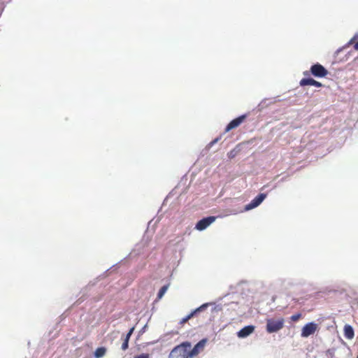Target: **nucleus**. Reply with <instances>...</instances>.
I'll list each match as a JSON object with an SVG mask.
<instances>
[{"label":"nucleus","instance_id":"dca6fc26","mask_svg":"<svg viewBox=\"0 0 358 358\" xmlns=\"http://www.w3.org/2000/svg\"><path fill=\"white\" fill-rule=\"evenodd\" d=\"M129 348V341L124 339V341L122 344L121 348L122 350H126Z\"/></svg>","mask_w":358,"mask_h":358},{"label":"nucleus","instance_id":"f3484780","mask_svg":"<svg viewBox=\"0 0 358 358\" xmlns=\"http://www.w3.org/2000/svg\"><path fill=\"white\" fill-rule=\"evenodd\" d=\"M134 329V327H132V328L129 331V332H128V333L127 334V335L125 336V338H124V339H125V340L129 341L130 337H131V334H133Z\"/></svg>","mask_w":358,"mask_h":358},{"label":"nucleus","instance_id":"20e7f679","mask_svg":"<svg viewBox=\"0 0 358 358\" xmlns=\"http://www.w3.org/2000/svg\"><path fill=\"white\" fill-rule=\"evenodd\" d=\"M208 306V303H204L199 306V308H196L193 311H192L189 314H188L186 317H183L179 322L180 325H184L185 323H186L187 321H189L190 319L196 316L199 313L206 310V308Z\"/></svg>","mask_w":358,"mask_h":358},{"label":"nucleus","instance_id":"f03ea898","mask_svg":"<svg viewBox=\"0 0 358 358\" xmlns=\"http://www.w3.org/2000/svg\"><path fill=\"white\" fill-rule=\"evenodd\" d=\"M285 320L283 318L278 320L268 319L266 320V331L269 334L278 332L284 327Z\"/></svg>","mask_w":358,"mask_h":358},{"label":"nucleus","instance_id":"9d476101","mask_svg":"<svg viewBox=\"0 0 358 358\" xmlns=\"http://www.w3.org/2000/svg\"><path fill=\"white\" fill-rule=\"evenodd\" d=\"M299 84L301 86L303 87V86H306V85H313V86H315V87H322V84L320 83V82H318L315 80H314L313 78H302L300 82H299Z\"/></svg>","mask_w":358,"mask_h":358},{"label":"nucleus","instance_id":"aec40b11","mask_svg":"<svg viewBox=\"0 0 358 358\" xmlns=\"http://www.w3.org/2000/svg\"><path fill=\"white\" fill-rule=\"evenodd\" d=\"M303 75L306 76H308L310 75V72L309 71H304L303 72Z\"/></svg>","mask_w":358,"mask_h":358},{"label":"nucleus","instance_id":"2eb2a0df","mask_svg":"<svg viewBox=\"0 0 358 358\" xmlns=\"http://www.w3.org/2000/svg\"><path fill=\"white\" fill-rule=\"evenodd\" d=\"M301 313H296L295 315H292L290 319L293 322H296L301 318Z\"/></svg>","mask_w":358,"mask_h":358},{"label":"nucleus","instance_id":"0eeeda50","mask_svg":"<svg viewBox=\"0 0 358 358\" xmlns=\"http://www.w3.org/2000/svg\"><path fill=\"white\" fill-rule=\"evenodd\" d=\"M266 197V194L264 193L259 194L250 203L245 206V210H250L257 207Z\"/></svg>","mask_w":358,"mask_h":358},{"label":"nucleus","instance_id":"39448f33","mask_svg":"<svg viewBox=\"0 0 358 358\" xmlns=\"http://www.w3.org/2000/svg\"><path fill=\"white\" fill-rule=\"evenodd\" d=\"M317 328V324L314 322H309L306 324L301 330V336L302 337H308L309 336L313 334Z\"/></svg>","mask_w":358,"mask_h":358},{"label":"nucleus","instance_id":"9b49d317","mask_svg":"<svg viewBox=\"0 0 358 358\" xmlns=\"http://www.w3.org/2000/svg\"><path fill=\"white\" fill-rule=\"evenodd\" d=\"M255 331V327L253 325H248L241 329L238 332V336L239 338H245L250 335Z\"/></svg>","mask_w":358,"mask_h":358},{"label":"nucleus","instance_id":"4468645a","mask_svg":"<svg viewBox=\"0 0 358 358\" xmlns=\"http://www.w3.org/2000/svg\"><path fill=\"white\" fill-rule=\"evenodd\" d=\"M169 287V284L168 285H165L163 287H162V288L159 289V292L157 294V299H161L163 297V296L164 295V294L167 291Z\"/></svg>","mask_w":358,"mask_h":358},{"label":"nucleus","instance_id":"7ed1b4c3","mask_svg":"<svg viewBox=\"0 0 358 358\" xmlns=\"http://www.w3.org/2000/svg\"><path fill=\"white\" fill-rule=\"evenodd\" d=\"M310 72L317 78H324L329 73L328 71L322 64L318 63L311 66Z\"/></svg>","mask_w":358,"mask_h":358},{"label":"nucleus","instance_id":"4be33fe9","mask_svg":"<svg viewBox=\"0 0 358 358\" xmlns=\"http://www.w3.org/2000/svg\"><path fill=\"white\" fill-rule=\"evenodd\" d=\"M357 358H358V356H357Z\"/></svg>","mask_w":358,"mask_h":358},{"label":"nucleus","instance_id":"1a4fd4ad","mask_svg":"<svg viewBox=\"0 0 358 358\" xmlns=\"http://www.w3.org/2000/svg\"><path fill=\"white\" fill-rule=\"evenodd\" d=\"M246 115H242L231 120L226 127L225 132H228L230 130L238 127L246 119Z\"/></svg>","mask_w":358,"mask_h":358},{"label":"nucleus","instance_id":"423d86ee","mask_svg":"<svg viewBox=\"0 0 358 358\" xmlns=\"http://www.w3.org/2000/svg\"><path fill=\"white\" fill-rule=\"evenodd\" d=\"M206 343L207 339L203 338L197 343L192 349L190 348L189 355H191V357H196L201 352L204 350Z\"/></svg>","mask_w":358,"mask_h":358},{"label":"nucleus","instance_id":"a211bd4d","mask_svg":"<svg viewBox=\"0 0 358 358\" xmlns=\"http://www.w3.org/2000/svg\"><path fill=\"white\" fill-rule=\"evenodd\" d=\"M134 358H150L149 354L143 353L139 355L135 356Z\"/></svg>","mask_w":358,"mask_h":358},{"label":"nucleus","instance_id":"412c9836","mask_svg":"<svg viewBox=\"0 0 358 358\" xmlns=\"http://www.w3.org/2000/svg\"><path fill=\"white\" fill-rule=\"evenodd\" d=\"M217 141V139H215L214 142L213 143H215Z\"/></svg>","mask_w":358,"mask_h":358},{"label":"nucleus","instance_id":"6ab92c4d","mask_svg":"<svg viewBox=\"0 0 358 358\" xmlns=\"http://www.w3.org/2000/svg\"><path fill=\"white\" fill-rule=\"evenodd\" d=\"M354 48H355L356 50H358V41L355 44V45H354Z\"/></svg>","mask_w":358,"mask_h":358},{"label":"nucleus","instance_id":"6e6552de","mask_svg":"<svg viewBox=\"0 0 358 358\" xmlns=\"http://www.w3.org/2000/svg\"><path fill=\"white\" fill-rule=\"evenodd\" d=\"M215 219L216 218L214 216H210L203 218L196 223L195 228L199 231L204 230L210 224H212L215 220Z\"/></svg>","mask_w":358,"mask_h":358},{"label":"nucleus","instance_id":"f8f14e48","mask_svg":"<svg viewBox=\"0 0 358 358\" xmlns=\"http://www.w3.org/2000/svg\"><path fill=\"white\" fill-rule=\"evenodd\" d=\"M344 335L348 339H351L354 337V330L350 325L346 324L344 327Z\"/></svg>","mask_w":358,"mask_h":358},{"label":"nucleus","instance_id":"f257e3e1","mask_svg":"<svg viewBox=\"0 0 358 358\" xmlns=\"http://www.w3.org/2000/svg\"><path fill=\"white\" fill-rule=\"evenodd\" d=\"M191 348L190 342H182L173 348L169 355V358H192L189 355Z\"/></svg>","mask_w":358,"mask_h":358},{"label":"nucleus","instance_id":"ddd939ff","mask_svg":"<svg viewBox=\"0 0 358 358\" xmlns=\"http://www.w3.org/2000/svg\"><path fill=\"white\" fill-rule=\"evenodd\" d=\"M106 349L104 347H100L96 348L94 352V357L96 358H101L106 355Z\"/></svg>","mask_w":358,"mask_h":358}]
</instances>
